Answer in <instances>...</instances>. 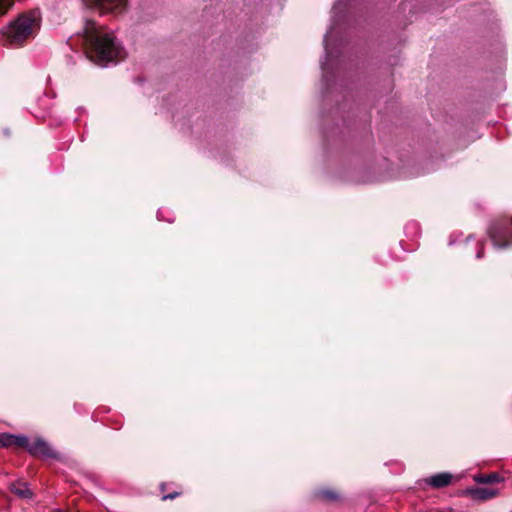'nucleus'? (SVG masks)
Returning a JSON list of instances; mask_svg holds the SVG:
<instances>
[{"mask_svg": "<svg viewBox=\"0 0 512 512\" xmlns=\"http://www.w3.org/2000/svg\"><path fill=\"white\" fill-rule=\"evenodd\" d=\"M318 496L326 501H335L339 498L338 494L332 490H321L318 492Z\"/></svg>", "mask_w": 512, "mask_h": 512, "instance_id": "obj_10", "label": "nucleus"}, {"mask_svg": "<svg viewBox=\"0 0 512 512\" xmlns=\"http://www.w3.org/2000/svg\"><path fill=\"white\" fill-rule=\"evenodd\" d=\"M18 447L26 448L27 451L37 457H54L55 454L51 447L43 440L37 439L33 442H30L28 438L26 437V443L25 444H18Z\"/></svg>", "mask_w": 512, "mask_h": 512, "instance_id": "obj_5", "label": "nucleus"}, {"mask_svg": "<svg viewBox=\"0 0 512 512\" xmlns=\"http://www.w3.org/2000/svg\"><path fill=\"white\" fill-rule=\"evenodd\" d=\"M490 237L495 246L500 248L512 244V222H500L490 229Z\"/></svg>", "mask_w": 512, "mask_h": 512, "instance_id": "obj_3", "label": "nucleus"}, {"mask_svg": "<svg viewBox=\"0 0 512 512\" xmlns=\"http://www.w3.org/2000/svg\"><path fill=\"white\" fill-rule=\"evenodd\" d=\"M13 5V0H0V15L5 14Z\"/></svg>", "mask_w": 512, "mask_h": 512, "instance_id": "obj_11", "label": "nucleus"}, {"mask_svg": "<svg viewBox=\"0 0 512 512\" xmlns=\"http://www.w3.org/2000/svg\"><path fill=\"white\" fill-rule=\"evenodd\" d=\"M40 28V15L30 11L19 15L1 32V41L4 45L18 47L33 38Z\"/></svg>", "mask_w": 512, "mask_h": 512, "instance_id": "obj_2", "label": "nucleus"}, {"mask_svg": "<svg viewBox=\"0 0 512 512\" xmlns=\"http://www.w3.org/2000/svg\"><path fill=\"white\" fill-rule=\"evenodd\" d=\"M179 494H180L179 492H174V493H170V494L164 495V496L162 497V500L174 499V498H176Z\"/></svg>", "mask_w": 512, "mask_h": 512, "instance_id": "obj_12", "label": "nucleus"}, {"mask_svg": "<svg viewBox=\"0 0 512 512\" xmlns=\"http://www.w3.org/2000/svg\"><path fill=\"white\" fill-rule=\"evenodd\" d=\"M10 489L12 493H14L15 495L22 499H31L33 497V492L25 482L13 483Z\"/></svg>", "mask_w": 512, "mask_h": 512, "instance_id": "obj_8", "label": "nucleus"}, {"mask_svg": "<svg viewBox=\"0 0 512 512\" xmlns=\"http://www.w3.org/2000/svg\"><path fill=\"white\" fill-rule=\"evenodd\" d=\"M474 493H475L476 498L481 499V500H486V499L492 498L496 494L492 489H488V488H478L477 490H475Z\"/></svg>", "mask_w": 512, "mask_h": 512, "instance_id": "obj_9", "label": "nucleus"}, {"mask_svg": "<svg viewBox=\"0 0 512 512\" xmlns=\"http://www.w3.org/2000/svg\"><path fill=\"white\" fill-rule=\"evenodd\" d=\"M26 443V437L24 436H15L8 433H0V447H10V446H16L18 447V444H25Z\"/></svg>", "mask_w": 512, "mask_h": 512, "instance_id": "obj_6", "label": "nucleus"}, {"mask_svg": "<svg viewBox=\"0 0 512 512\" xmlns=\"http://www.w3.org/2000/svg\"><path fill=\"white\" fill-rule=\"evenodd\" d=\"M87 6L98 10L101 14L121 13L126 7V0H83Z\"/></svg>", "mask_w": 512, "mask_h": 512, "instance_id": "obj_4", "label": "nucleus"}, {"mask_svg": "<svg viewBox=\"0 0 512 512\" xmlns=\"http://www.w3.org/2000/svg\"><path fill=\"white\" fill-rule=\"evenodd\" d=\"M83 35L87 43L88 57L98 65L105 66L125 57V51L112 32L94 21L86 20Z\"/></svg>", "mask_w": 512, "mask_h": 512, "instance_id": "obj_1", "label": "nucleus"}, {"mask_svg": "<svg viewBox=\"0 0 512 512\" xmlns=\"http://www.w3.org/2000/svg\"><path fill=\"white\" fill-rule=\"evenodd\" d=\"M452 475L450 473H439L427 479V483L435 488H442L451 483Z\"/></svg>", "mask_w": 512, "mask_h": 512, "instance_id": "obj_7", "label": "nucleus"}, {"mask_svg": "<svg viewBox=\"0 0 512 512\" xmlns=\"http://www.w3.org/2000/svg\"><path fill=\"white\" fill-rule=\"evenodd\" d=\"M495 479H496V475H491V476H488L487 478L483 479L482 482L491 483V482L495 481Z\"/></svg>", "mask_w": 512, "mask_h": 512, "instance_id": "obj_13", "label": "nucleus"}, {"mask_svg": "<svg viewBox=\"0 0 512 512\" xmlns=\"http://www.w3.org/2000/svg\"><path fill=\"white\" fill-rule=\"evenodd\" d=\"M482 253H483V250L479 251V252L477 253V257H478V258H481V257H482Z\"/></svg>", "mask_w": 512, "mask_h": 512, "instance_id": "obj_14", "label": "nucleus"}]
</instances>
